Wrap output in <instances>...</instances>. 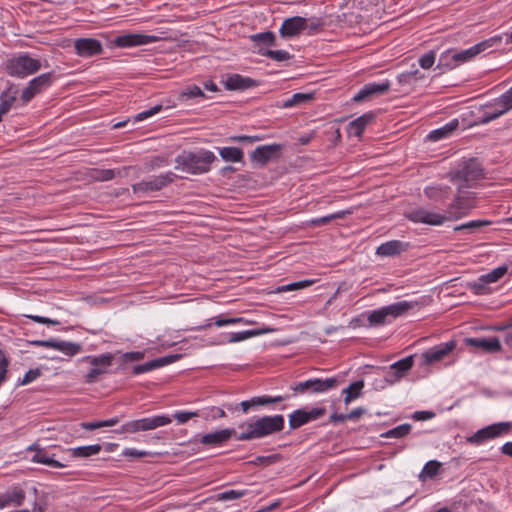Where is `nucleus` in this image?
<instances>
[{"mask_svg": "<svg viewBox=\"0 0 512 512\" xmlns=\"http://www.w3.org/2000/svg\"><path fill=\"white\" fill-rule=\"evenodd\" d=\"M285 419L283 415L263 416L250 419L238 426L241 431L236 436L239 441L260 439L281 432L284 429Z\"/></svg>", "mask_w": 512, "mask_h": 512, "instance_id": "nucleus-1", "label": "nucleus"}, {"mask_svg": "<svg viewBox=\"0 0 512 512\" xmlns=\"http://www.w3.org/2000/svg\"><path fill=\"white\" fill-rule=\"evenodd\" d=\"M216 160L213 152L208 150L183 151L175 158L176 168L197 175L210 171L211 164Z\"/></svg>", "mask_w": 512, "mask_h": 512, "instance_id": "nucleus-2", "label": "nucleus"}, {"mask_svg": "<svg viewBox=\"0 0 512 512\" xmlns=\"http://www.w3.org/2000/svg\"><path fill=\"white\" fill-rule=\"evenodd\" d=\"M500 42L501 37L495 36L490 39H486L482 42H479L466 50L455 52L453 54H451V51L449 50L445 51L444 53L441 54L437 67L453 69L461 63H465L472 60L480 53L485 52L486 50L492 48L494 45L499 44Z\"/></svg>", "mask_w": 512, "mask_h": 512, "instance_id": "nucleus-3", "label": "nucleus"}, {"mask_svg": "<svg viewBox=\"0 0 512 512\" xmlns=\"http://www.w3.org/2000/svg\"><path fill=\"white\" fill-rule=\"evenodd\" d=\"M483 176V167L476 158L463 159L455 169L449 172L451 181H464L468 187L482 179Z\"/></svg>", "mask_w": 512, "mask_h": 512, "instance_id": "nucleus-4", "label": "nucleus"}, {"mask_svg": "<svg viewBox=\"0 0 512 512\" xmlns=\"http://www.w3.org/2000/svg\"><path fill=\"white\" fill-rule=\"evenodd\" d=\"M416 303L409 301H399L380 309L372 311L368 316V322L371 326H380L389 322L390 319H395L406 314L411 310Z\"/></svg>", "mask_w": 512, "mask_h": 512, "instance_id": "nucleus-5", "label": "nucleus"}, {"mask_svg": "<svg viewBox=\"0 0 512 512\" xmlns=\"http://www.w3.org/2000/svg\"><path fill=\"white\" fill-rule=\"evenodd\" d=\"M172 422V417L168 415H156L153 417H145L141 419L131 420L120 428L115 430L117 434H134L141 431H150L156 428L169 425Z\"/></svg>", "mask_w": 512, "mask_h": 512, "instance_id": "nucleus-6", "label": "nucleus"}, {"mask_svg": "<svg viewBox=\"0 0 512 512\" xmlns=\"http://www.w3.org/2000/svg\"><path fill=\"white\" fill-rule=\"evenodd\" d=\"M512 422H498L476 431L471 436L466 437V442L471 445L479 446L485 442L502 437L510 433Z\"/></svg>", "mask_w": 512, "mask_h": 512, "instance_id": "nucleus-7", "label": "nucleus"}, {"mask_svg": "<svg viewBox=\"0 0 512 512\" xmlns=\"http://www.w3.org/2000/svg\"><path fill=\"white\" fill-rule=\"evenodd\" d=\"M40 68V61L38 59L30 57L27 54L11 58L5 64L6 72L10 76L20 78L36 73Z\"/></svg>", "mask_w": 512, "mask_h": 512, "instance_id": "nucleus-8", "label": "nucleus"}, {"mask_svg": "<svg viewBox=\"0 0 512 512\" xmlns=\"http://www.w3.org/2000/svg\"><path fill=\"white\" fill-rule=\"evenodd\" d=\"M114 360L112 353H104L98 356H85L82 361L89 363L92 367L85 374L84 382L93 384L99 380V377L108 373L110 366Z\"/></svg>", "mask_w": 512, "mask_h": 512, "instance_id": "nucleus-9", "label": "nucleus"}, {"mask_svg": "<svg viewBox=\"0 0 512 512\" xmlns=\"http://www.w3.org/2000/svg\"><path fill=\"white\" fill-rule=\"evenodd\" d=\"M338 385V379L336 377H330L326 379L321 378H312L308 379L304 382H299L292 385L290 388L295 393H324L327 392Z\"/></svg>", "mask_w": 512, "mask_h": 512, "instance_id": "nucleus-10", "label": "nucleus"}, {"mask_svg": "<svg viewBox=\"0 0 512 512\" xmlns=\"http://www.w3.org/2000/svg\"><path fill=\"white\" fill-rule=\"evenodd\" d=\"M475 207L471 193L458 195L445 211L448 221L458 220L467 215Z\"/></svg>", "mask_w": 512, "mask_h": 512, "instance_id": "nucleus-11", "label": "nucleus"}, {"mask_svg": "<svg viewBox=\"0 0 512 512\" xmlns=\"http://www.w3.org/2000/svg\"><path fill=\"white\" fill-rule=\"evenodd\" d=\"M406 218L414 223H423L432 226H439L448 221L445 213L430 211L423 207L409 211L406 214Z\"/></svg>", "mask_w": 512, "mask_h": 512, "instance_id": "nucleus-12", "label": "nucleus"}, {"mask_svg": "<svg viewBox=\"0 0 512 512\" xmlns=\"http://www.w3.org/2000/svg\"><path fill=\"white\" fill-rule=\"evenodd\" d=\"M326 414L325 407H314L309 411L305 409H297L289 415V426L290 429L295 430L301 426L317 420Z\"/></svg>", "mask_w": 512, "mask_h": 512, "instance_id": "nucleus-13", "label": "nucleus"}, {"mask_svg": "<svg viewBox=\"0 0 512 512\" xmlns=\"http://www.w3.org/2000/svg\"><path fill=\"white\" fill-rule=\"evenodd\" d=\"M455 347L456 343L454 341H448L426 350L420 356V365L429 366L442 361L455 349Z\"/></svg>", "mask_w": 512, "mask_h": 512, "instance_id": "nucleus-14", "label": "nucleus"}, {"mask_svg": "<svg viewBox=\"0 0 512 512\" xmlns=\"http://www.w3.org/2000/svg\"><path fill=\"white\" fill-rule=\"evenodd\" d=\"M175 174L173 172H166L158 176H154L149 180H143L132 186L135 193L137 192H148V191H159L173 182Z\"/></svg>", "mask_w": 512, "mask_h": 512, "instance_id": "nucleus-15", "label": "nucleus"}, {"mask_svg": "<svg viewBox=\"0 0 512 512\" xmlns=\"http://www.w3.org/2000/svg\"><path fill=\"white\" fill-rule=\"evenodd\" d=\"M512 109V87L497 98L491 111H485L483 123H488L505 114Z\"/></svg>", "mask_w": 512, "mask_h": 512, "instance_id": "nucleus-16", "label": "nucleus"}, {"mask_svg": "<svg viewBox=\"0 0 512 512\" xmlns=\"http://www.w3.org/2000/svg\"><path fill=\"white\" fill-rule=\"evenodd\" d=\"M33 345L45 347V348H52L55 350H58L65 355L72 357L76 354L80 353L82 350V346L79 343L69 342V341H63V340H56V339H50V340H37L33 342Z\"/></svg>", "mask_w": 512, "mask_h": 512, "instance_id": "nucleus-17", "label": "nucleus"}, {"mask_svg": "<svg viewBox=\"0 0 512 512\" xmlns=\"http://www.w3.org/2000/svg\"><path fill=\"white\" fill-rule=\"evenodd\" d=\"M282 151L281 144H270L257 147L250 155L251 160L255 161L262 166L266 165L272 160L280 157Z\"/></svg>", "mask_w": 512, "mask_h": 512, "instance_id": "nucleus-18", "label": "nucleus"}, {"mask_svg": "<svg viewBox=\"0 0 512 512\" xmlns=\"http://www.w3.org/2000/svg\"><path fill=\"white\" fill-rule=\"evenodd\" d=\"M52 83V74L44 73L33 78L28 86L22 92L21 98L24 102H29L37 93L41 92L44 88L50 86Z\"/></svg>", "mask_w": 512, "mask_h": 512, "instance_id": "nucleus-19", "label": "nucleus"}, {"mask_svg": "<svg viewBox=\"0 0 512 512\" xmlns=\"http://www.w3.org/2000/svg\"><path fill=\"white\" fill-rule=\"evenodd\" d=\"M390 87L391 84L388 80L382 83H368L353 97V100L355 102L370 100L375 96L386 94Z\"/></svg>", "mask_w": 512, "mask_h": 512, "instance_id": "nucleus-20", "label": "nucleus"}, {"mask_svg": "<svg viewBox=\"0 0 512 512\" xmlns=\"http://www.w3.org/2000/svg\"><path fill=\"white\" fill-rule=\"evenodd\" d=\"M414 364V356H407L395 363H393L389 367V371L386 375V381L389 383H394L403 378L407 372L413 367Z\"/></svg>", "mask_w": 512, "mask_h": 512, "instance_id": "nucleus-21", "label": "nucleus"}, {"mask_svg": "<svg viewBox=\"0 0 512 512\" xmlns=\"http://www.w3.org/2000/svg\"><path fill=\"white\" fill-rule=\"evenodd\" d=\"M237 435L238 434L236 433L235 429L226 428L204 434L200 439V443L211 447H217L229 441L232 436L236 437Z\"/></svg>", "mask_w": 512, "mask_h": 512, "instance_id": "nucleus-22", "label": "nucleus"}, {"mask_svg": "<svg viewBox=\"0 0 512 512\" xmlns=\"http://www.w3.org/2000/svg\"><path fill=\"white\" fill-rule=\"evenodd\" d=\"M76 53L81 57H92L102 52V44L93 38H80L74 44Z\"/></svg>", "mask_w": 512, "mask_h": 512, "instance_id": "nucleus-23", "label": "nucleus"}, {"mask_svg": "<svg viewBox=\"0 0 512 512\" xmlns=\"http://www.w3.org/2000/svg\"><path fill=\"white\" fill-rule=\"evenodd\" d=\"M308 27V20L304 17L295 16L286 19L281 28L280 34L283 37H293L306 30Z\"/></svg>", "mask_w": 512, "mask_h": 512, "instance_id": "nucleus-24", "label": "nucleus"}, {"mask_svg": "<svg viewBox=\"0 0 512 512\" xmlns=\"http://www.w3.org/2000/svg\"><path fill=\"white\" fill-rule=\"evenodd\" d=\"M156 36L145 34H127L115 38L114 44L118 47H133L157 41Z\"/></svg>", "mask_w": 512, "mask_h": 512, "instance_id": "nucleus-25", "label": "nucleus"}, {"mask_svg": "<svg viewBox=\"0 0 512 512\" xmlns=\"http://www.w3.org/2000/svg\"><path fill=\"white\" fill-rule=\"evenodd\" d=\"M180 358V355H168L160 358L153 359L143 364H138L133 367V374L139 375L154 369L166 366L168 364L173 363L177 359Z\"/></svg>", "mask_w": 512, "mask_h": 512, "instance_id": "nucleus-26", "label": "nucleus"}, {"mask_svg": "<svg viewBox=\"0 0 512 512\" xmlns=\"http://www.w3.org/2000/svg\"><path fill=\"white\" fill-rule=\"evenodd\" d=\"M466 343L486 353H496L502 349L501 343L497 337L467 338Z\"/></svg>", "mask_w": 512, "mask_h": 512, "instance_id": "nucleus-27", "label": "nucleus"}, {"mask_svg": "<svg viewBox=\"0 0 512 512\" xmlns=\"http://www.w3.org/2000/svg\"><path fill=\"white\" fill-rule=\"evenodd\" d=\"M375 120V113H365L355 120L351 121L348 125V133L350 136L360 138L368 125L373 123Z\"/></svg>", "mask_w": 512, "mask_h": 512, "instance_id": "nucleus-28", "label": "nucleus"}, {"mask_svg": "<svg viewBox=\"0 0 512 512\" xmlns=\"http://www.w3.org/2000/svg\"><path fill=\"white\" fill-rule=\"evenodd\" d=\"M224 84L225 88L230 91L245 90L256 86V81L240 74H233L227 77Z\"/></svg>", "mask_w": 512, "mask_h": 512, "instance_id": "nucleus-29", "label": "nucleus"}, {"mask_svg": "<svg viewBox=\"0 0 512 512\" xmlns=\"http://www.w3.org/2000/svg\"><path fill=\"white\" fill-rule=\"evenodd\" d=\"M31 451H35L34 456L32 457V461L36 463L45 464L51 466L53 468H63L64 464L54 459L53 455H49L48 452L43 449L37 447L35 444L28 448Z\"/></svg>", "mask_w": 512, "mask_h": 512, "instance_id": "nucleus-30", "label": "nucleus"}, {"mask_svg": "<svg viewBox=\"0 0 512 512\" xmlns=\"http://www.w3.org/2000/svg\"><path fill=\"white\" fill-rule=\"evenodd\" d=\"M274 331H275L274 328H271V327H268V326H264L262 328L253 329V330H245V331H241V332H233V333L230 334V338H229L228 341L230 343L241 342V341L247 340L249 338H252V337H255V336H260V335H263V334L272 333Z\"/></svg>", "mask_w": 512, "mask_h": 512, "instance_id": "nucleus-31", "label": "nucleus"}, {"mask_svg": "<svg viewBox=\"0 0 512 512\" xmlns=\"http://www.w3.org/2000/svg\"><path fill=\"white\" fill-rule=\"evenodd\" d=\"M451 189L449 186L432 185L424 189L425 196L434 202H442L450 195Z\"/></svg>", "mask_w": 512, "mask_h": 512, "instance_id": "nucleus-32", "label": "nucleus"}, {"mask_svg": "<svg viewBox=\"0 0 512 512\" xmlns=\"http://www.w3.org/2000/svg\"><path fill=\"white\" fill-rule=\"evenodd\" d=\"M405 249L406 244L402 243L399 240H392L381 244L377 248L376 253L381 256H395L405 251Z\"/></svg>", "mask_w": 512, "mask_h": 512, "instance_id": "nucleus-33", "label": "nucleus"}, {"mask_svg": "<svg viewBox=\"0 0 512 512\" xmlns=\"http://www.w3.org/2000/svg\"><path fill=\"white\" fill-rule=\"evenodd\" d=\"M102 446L100 444L79 446L70 449L71 455L74 458H87L93 455H97L101 452Z\"/></svg>", "mask_w": 512, "mask_h": 512, "instance_id": "nucleus-34", "label": "nucleus"}, {"mask_svg": "<svg viewBox=\"0 0 512 512\" xmlns=\"http://www.w3.org/2000/svg\"><path fill=\"white\" fill-rule=\"evenodd\" d=\"M350 214H352V210H341L327 216L311 219L309 224L313 227H319L330 223L332 220L343 219Z\"/></svg>", "mask_w": 512, "mask_h": 512, "instance_id": "nucleus-35", "label": "nucleus"}, {"mask_svg": "<svg viewBox=\"0 0 512 512\" xmlns=\"http://www.w3.org/2000/svg\"><path fill=\"white\" fill-rule=\"evenodd\" d=\"M221 158L226 162H240L243 160V150L238 147L219 148Z\"/></svg>", "mask_w": 512, "mask_h": 512, "instance_id": "nucleus-36", "label": "nucleus"}, {"mask_svg": "<svg viewBox=\"0 0 512 512\" xmlns=\"http://www.w3.org/2000/svg\"><path fill=\"white\" fill-rule=\"evenodd\" d=\"M363 387L364 382L362 380L351 383L346 389L343 390V394H345L344 403L347 405L352 400L359 398L361 396Z\"/></svg>", "mask_w": 512, "mask_h": 512, "instance_id": "nucleus-37", "label": "nucleus"}, {"mask_svg": "<svg viewBox=\"0 0 512 512\" xmlns=\"http://www.w3.org/2000/svg\"><path fill=\"white\" fill-rule=\"evenodd\" d=\"M4 493L7 496L10 506H21L26 498L25 491L19 486H15Z\"/></svg>", "mask_w": 512, "mask_h": 512, "instance_id": "nucleus-38", "label": "nucleus"}, {"mask_svg": "<svg viewBox=\"0 0 512 512\" xmlns=\"http://www.w3.org/2000/svg\"><path fill=\"white\" fill-rule=\"evenodd\" d=\"M423 78L424 74H422L418 69H415L413 71H406L401 73L397 77V80L401 85H412Z\"/></svg>", "mask_w": 512, "mask_h": 512, "instance_id": "nucleus-39", "label": "nucleus"}, {"mask_svg": "<svg viewBox=\"0 0 512 512\" xmlns=\"http://www.w3.org/2000/svg\"><path fill=\"white\" fill-rule=\"evenodd\" d=\"M412 429V426L408 423L401 424L397 427H394L387 432L383 433L381 437L384 438H403L407 436Z\"/></svg>", "mask_w": 512, "mask_h": 512, "instance_id": "nucleus-40", "label": "nucleus"}, {"mask_svg": "<svg viewBox=\"0 0 512 512\" xmlns=\"http://www.w3.org/2000/svg\"><path fill=\"white\" fill-rule=\"evenodd\" d=\"M312 99H313L312 93H295L294 95H292L291 98L287 99L283 103V107L289 108V107L297 106V105L306 103Z\"/></svg>", "mask_w": 512, "mask_h": 512, "instance_id": "nucleus-41", "label": "nucleus"}, {"mask_svg": "<svg viewBox=\"0 0 512 512\" xmlns=\"http://www.w3.org/2000/svg\"><path fill=\"white\" fill-rule=\"evenodd\" d=\"M251 40L256 44H264L268 46L275 45V35L271 31H266L251 36Z\"/></svg>", "mask_w": 512, "mask_h": 512, "instance_id": "nucleus-42", "label": "nucleus"}, {"mask_svg": "<svg viewBox=\"0 0 512 512\" xmlns=\"http://www.w3.org/2000/svg\"><path fill=\"white\" fill-rule=\"evenodd\" d=\"M205 94L202 89L197 85H191L186 87L179 95V99L181 101H185L188 99L196 98V97H204Z\"/></svg>", "mask_w": 512, "mask_h": 512, "instance_id": "nucleus-43", "label": "nucleus"}, {"mask_svg": "<svg viewBox=\"0 0 512 512\" xmlns=\"http://www.w3.org/2000/svg\"><path fill=\"white\" fill-rule=\"evenodd\" d=\"M508 267L506 265L499 266L487 274L482 275L484 281L487 283H495L507 273Z\"/></svg>", "mask_w": 512, "mask_h": 512, "instance_id": "nucleus-44", "label": "nucleus"}, {"mask_svg": "<svg viewBox=\"0 0 512 512\" xmlns=\"http://www.w3.org/2000/svg\"><path fill=\"white\" fill-rule=\"evenodd\" d=\"M16 97L9 90L4 91L0 95V114H6L12 107Z\"/></svg>", "mask_w": 512, "mask_h": 512, "instance_id": "nucleus-45", "label": "nucleus"}, {"mask_svg": "<svg viewBox=\"0 0 512 512\" xmlns=\"http://www.w3.org/2000/svg\"><path fill=\"white\" fill-rule=\"evenodd\" d=\"M490 224L491 221L488 220H472L467 223L456 226L454 228V231L468 230L470 232H474L475 230Z\"/></svg>", "mask_w": 512, "mask_h": 512, "instance_id": "nucleus-46", "label": "nucleus"}, {"mask_svg": "<svg viewBox=\"0 0 512 512\" xmlns=\"http://www.w3.org/2000/svg\"><path fill=\"white\" fill-rule=\"evenodd\" d=\"M255 398H256L255 403L257 404V406H265V405L285 401L290 398V395L285 394V395H279V396H275V397H272L269 395H262V396H257Z\"/></svg>", "mask_w": 512, "mask_h": 512, "instance_id": "nucleus-47", "label": "nucleus"}, {"mask_svg": "<svg viewBox=\"0 0 512 512\" xmlns=\"http://www.w3.org/2000/svg\"><path fill=\"white\" fill-rule=\"evenodd\" d=\"M261 55L266 56L278 62L286 61L291 58L289 52L285 50H266L264 52L259 51Z\"/></svg>", "mask_w": 512, "mask_h": 512, "instance_id": "nucleus-48", "label": "nucleus"}, {"mask_svg": "<svg viewBox=\"0 0 512 512\" xmlns=\"http://www.w3.org/2000/svg\"><path fill=\"white\" fill-rule=\"evenodd\" d=\"M488 285H489V283L484 281V279L481 275L475 282L470 284V287L476 295H485V294H489L491 292Z\"/></svg>", "mask_w": 512, "mask_h": 512, "instance_id": "nucleus-49", "label": "nucleus"}, {"mask_svg": "<svg viewBox=\"0 0 512 512\" xmlns=\"http://www.w3.org/2000/svg\"><path fill=\"white\" fill-rule=\"evenodd\" d=\"M281 459L280 454H272L268 456H257L253 461H251L252 464L257 466H269L271 464H274L278 462Z\"/></svg>", "mask_w": 512, "mask_h": 512, "instance_id": "nucleus-50", "label": "nucleus"}, {"mask_svg": "<svg viewBox=\"0 0 512 512\" xmlns=\"http://www.w3.org/2000/svg\"><path fill=\"white\" fill-rule=\"evenodd\" d=\"M314 283V280H302L294 283H290L288 285H283L277 288V292H286L292 290L303 289L311 286Z\"/></svg>", "mask_w": 512, "mask_h": 512, "instance_id": "nucleus-51", "label": "nucleus"}, {"mask_svg": "<svg viewBox=\"0 0 512 512\" xmlns=\"http://www.w3.org/2000/svg\"><path fill=\"white\" fill-rule=\"evenodd\" d=\"M440 467V462L436 460L428 461L422 470V474L425 475L426 477L433 478L438 474Z\"/></svg>", "mask_w": 512, "mask_h": 512, "instance_id": "nucleus-52", "label": "nucleus"}, {"mask_svg": "<svg viewBox=\"0 0 512 512\" xmlns=\"http://www.w3.org/2000/svg\"><path fill=\"white\" fill-rule=\"evenodd\" d=\"M246 495L245 490H228L217 495V500L228 501L235 500Z\"/></svg>", "mask_w": 512, "mask_h": 512, "instance_id": "nucleus-53", "label": "nucleus"}, {"mask_svg": "<svg viewBox=\"0 0 512 512\" xmlns=\"http://www.w3.org/2000/svg\"><path fill=\"white\" fill-rule=\"evenodd\" d=\"M162 108H163L162 105H155L148 110L140 112L134 116V118H133L134 122H139V121L145 120V119L157 114L158 112H160L162 110Z\"/></svg>", "mask_w": 512, "mask_h": 512, "instance_id": "nucleus-54", "label": "nucleus"}, {"mask_svg": "<svg viewBox=\"0 0 512 512\" xmlns=\"http://www.w3.org/2000/svg\"><path fill=\"white\" fill-rule=\"evenodd\" d=\"M435 59H436L435 52L434 51H429V52L425 53L424 55H422L420 57L419 65L423 69H429V68H431L434 65Z\"/></svg>", "mask_w": 512, "mask_h": 512, "instance_id": "nucleus-55", "label": "nucleus"}, {"mask_svg": "<svg viewBox=\"0 0 512 512\" xmlns=\"http://www.w3.org/2000/svg\"><path fill=\"white\" fill-rule=\"evenodd\" d=\"M116 172L113 169H100L95 170L94 178L97 181H109L115 178Z\"/></svg>", "mask_w": 512, "mask_h": 512, "instance_id": "nucleus-56", "label": "nucleus"}, {"mask_svg": "<svg viewBox=\"0 0 512 512\" xmlns=\"http://www.w3.org/2000/svg\"><path fill=\"white\" fill-rule=\"evenodd\" d=\"M197 416H198L197 412L179 411L173 415V418L176 419L178 421V423L184 424V423L188 422L190 419L197 417Z\"/></svg>", "mask_w": 512, "mask_h": 512, "instance_id": "nucleus-57", "label": "nucleus"}, {"mask_svg": "<svg viewBox=\"0 0 512 512\" xmlns=\"http://www.w3.org/2000/svg\"><path fill=\"white\" fill-rule=\"evenodd\" d=\"M255 402H256V398L253 397L250 400L242 401L235 407H233L232 405H228L227 408H228V410H237L240 407L244 413H247L250 408L257 406V404Z\"/></svg>", "mask_w": 512, "mask_h": 512, "instance_id": "nucleus-58", "label": "nucleus"}, {"mask_svg": "<svg viewBox=\"0 0 512 512\" xmlns=\"http://www.w3.org/2000/svg\"><path fill=\"white\" fill-rule=\"evenodd\" d=\"M41 372L39 369H30L27 371L23 377V379L19 382L20 385H27L37 379L40 376Z\"/></svg>", "mask_w": 512, "mask_h": 512, "instance_id": "nucleus-59", "label": "nucleus"}, {"mask_svg": "<svg viewBox=\"0 0 512 512\" xmlns=\"http://www.w3.org/2000/svg\"><path fill=\"white\" fill-rule=\"evenodd\" d=\"M229 140L233 141V142H242V143L252 144V143L260 141L261 137H259V136H248V135H237V136H231L229 138Z\"/></svg>", "mask_w": 512, "mask_h": 512, "instance_id": "nucleus-60", "label": "nucleus"}, {"mask_svg": "<svg viewBox=\"0 0 512 512\" xmlns=\"http://www.w3.org/2000/svg\"><path fill=\"white\" fill-rule=\"evenodd\" d=\"M26 317L33 320L34 322L41 323V324L52 325V326H56V325L60 324V322L58 320H53V319L43 317V316L27 315Z\"/></svg>", "mask_w": 512, "mask_h": 512, "instance_id": "nucleus-61", "label": "nucleus"}, {"mask_svg": "<svg viewBox=\"0 0 512 512\" xmlns=\"http://www.w3.org/2000/svg\"><path fill=\"white\" fill-rule=\"evenodd\" d=\"M148 452L146 451H139L135 448H125L122 452V455L124 457H132V458H141L148 456Z\"/></svg>", "mask_w": 512, "mask_h": 512, "instance_id": "nucleus-62", "label": "nucleus"}, {"mask_svg": "<svg viewBox=\"0 0 512 512\" xmlns=\"http://www.w3.org/2000/svg\"><path fill=\"white\" fill-rule=\"evenodd\" d=\"M145 356L144 352L135 351V352H127L123 355V360L126 362H133L142 360Z\"/></svg>", "mask_w": 512, "mask_h": 512, "instance_id": "nucleus-63", "label": "nucleus"}, {"mask_svg": "<svg viewBox=\"0 0 512 512\" xmlns=\"http://www.w3.org/2000/svg\"><path fill=\"white\" fill-rule=\"evenodd\" d=\"M435 416L434 412L431 411H416L412 418L417 421H425L433 418Z\"/></svg>", "mask_w": 512, "mask_h": 512, "instance_id": "nucleus-64", "label": "nucleus"}]
</instances>
